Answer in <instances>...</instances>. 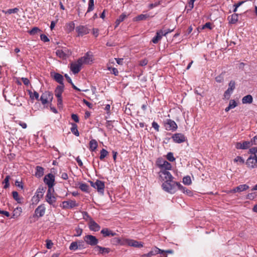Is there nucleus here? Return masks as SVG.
Listing matches in <instances>:
<instances>
[{
    "label": "nucleus",
    "instance_id": "9b49d317",
    "mask_svg": "<svg viewBox=\"0 0 257 257\" xmlns=\"http://www.w3.org/2000/svg\"><path fill=\"white\" fill-rule=\"evenodd\" d=\"M247 167L250 169L257 168V156H250L246 162Z\"/></svg>",
    "mask_w": 257,
    "mask_h": 257
},
{
    "label": "nucleus",
    "instance_id": "de8ad7c7",
    "mask_svg": "<svg viewBox=\"0 0 257 257\" xmlns=\"http://www.w3.org/2000/svg\"><path fill=\"white\" fill-rule=\"evenodd\" d=\"M183 183L185 185H190L192 183L190 177L189 176L184 177L183 178Z\"/></svg>",
    "mask_w": 257,
    "mask_h": 257
},
{
    "label": "nucleus",
    "instance_id": "3c124183",
    "mask_svg": "<svg viewBox=\"0 0 257 257\" xmlns=\"http://www.w3.org/2000/svg\"><path fill=\"white\" fill-rule=\"evenodd\" d=\"M76 241L77 243L78 249H84L85 248V244L84 243V242H85L84 241H83L82 240H79Z\"/></svg>",
    "mask_w": 257,
    "mask_h": 257
},
{
    "label": "nucleus",
    "instance_id": "864d4df0",
    "mask_svg": "<svg viewBox=\"0 0 257 257\" xmlns=\"http://www.w3.org/2000/svg\"><path fill=\"white\" fill-rule=\"evenodd\" d=\"M167 159L170 162H174L175 161V158L173 156V154L171 152H169L167 155Z\"/></svg>",
    "mask_w": 257,
    "mask_h": 257
},
{
    "label": "nucleus",
    "instance_id": "603ef678",
    "mask_svg": "<svg viewBox=\"0 0 257 257\" xmlns=\"http://www.w3.org/2000/svg\"><path fill=\"white\" fill-rule=\"evenodd\" d=\"M41 30L37 27H34L32 29H31L29 32V34L31 35H34L36 34L38 32H40Z\"/></svg>",
    "mask_w": 257,
    "mask_h": 257
},
{
    "label": "nucleus",
    "instance_id": "72a5a7b5",
    "mask_svg": "<svg viewBox=\"0 0 257 257\" xmlns=\"http://www.w3.org/2000/svg\"><path fill=\"white\" fill-rule=\"evenodd\" d=\"M238 15L237 14H233L228 17V20L229 23L235 24L238 21Z\"/></svg>",
    "mask_w": 257,
    "mask_h": 257
},
{
    "label": "nucleus",
    "instance_id": "f704fd0d",
    "mask_svg": "<svg viewBox=\"0 0 257 257\" xmlns=\"http://www.w3.org/2000/svg\"><path fill=\"white\" fill-rule=\"evenodd\" d=\"M253 101V98L250 94L244 96L242 99V103L243 104L251 103Z\"/></svg>",
    "mask_w": 257,
    "mask_h": 257
},
{
    "label": "nucleus",
    "instance_id": "ddd939ff",
    "mask_svg": "<svg viewBox=\"0 0 257 257\" xmlns=\"http://www.w3.org/2000/svg\"><path fill=\"white\" fill-rule=\"evenodd\" d=\"M78 206V203L75 200H69L64 201L62 203V208L64 209H72Z\"/></svg>",
    "mask_w": 257,
    "mask_h": 257
},
{
    "label": "nucleus",
    "instance_id": "a18cd8bd",
    "mask_svg": "<svg viewBox=\"0 0 257 257\" xmlns=\"http://www.w3.org/2000/svg\"><path fill=\"white\" fill-rule=\"evenodd\" d=\"M108 152L104 149H102L100 151L99 159L101 160H103L108 155Z\"/></svg>",
    "mask_w": 257,
    "mask_h": 257
},
{
    "label": "nucleus",
    "instance_id": "774afa93",
    "mask_svg": "<svg viewBox=\"0 0 257 257\" xmlns=\"http://www.w3.org/2000/svg\"><path fill=\"white\" fill-rule=\"evenodd\" d=\"M53 245V243L51 240H46V247L48 249H50L52 248Z\"/></svg>",
    "mask_w": 257,
    "mask_h": 257
},
{
    "label": "nucleus",
    "instance_id": "e433bc0d",
    "mask_svg": "<svg viewBox=\"0 0 257 257\" xmlns=\"http://www.w3.org/2000/svg\"><path fill=\"white\" fill-rule=\"evenodd\" d=\"M237 106V103L233 99H231L229 101L228 106L225 108V111L228 112L230 109L235 108Z\"/></svg>",
    "mask_w": 257,
    "mask_h": 257
},
{
    "label": "nucleus",
    "instance_id": "2f4dec72",
    "mask_svg": "<svg viewBox=\"0 0 257 257\" xmlns=\"http://www.w3.org/2000/svg\"><path fill=\"white\" fill-rule=\"evenodd\" d=\"M44 169L40 166H37L36 168L35 176L37 178H41L44 175Z\"/></svg>",
    "mask_w": 257,
    "mask_h": 257
},
{
    "label": "nucleus",
    "instance_id": "052dcab7",
    "mask_svg": "<svg viewBox=\"0 0 257 257\" xmlns=\"http://www.w3.org/2000/svg\"><path fill=\"white\" fill-rule=\"evenodd\" d=\"M249 152L253 156H257V147H253L249 149Z\"/></svg>",
    "mask_w": 257,
    "mask_h": 257
},
{
    "label": "nucleus",
    "instance_id": "f257e3e1",
    "mask_svg": "<svg viewBox=\"0 0 257 257\" xmlns=\"http://www.w3.org/2000/svg\"><path fill=\"white\" fill-rule=\"evenodd\" d=\"M178 182L174 181L173 180L169 181H165L162 183L163 189L169 193L174 194L176 191V188Z\"/></svg>",
    "mask_w": 257,
    "mask_h": 257
},
{
    "label": "nucleus",
    "instance_id": "c03bdc74",
    "mask_svg": "<svg viewBox=\"0 0 257 257\" xmlns=\"http://www.w3.org/2000/svg\"><path fill=\"white\" fill-rule=\"evenodd\" d=\"M94 8V0H89L88 1V7L87 11V13H89L92 11Z\"/></svg>",
    "mask_w": 257,
    "mask_h": 257
},
{
    "label": "nucleus",
    "instance_id": "39448f33",
    "mask_svg": "<svg viewBox=\"0 0 257 257\" xmlns=\"http://www.w3.org/2000/svg\"><path fill=\"white\" fill-rule=\"evenodd\" d=\"M54 189H48L46 195V201L51 205L55 207V203L56 202V198L54 196Z\"/></svg>",
    "mask_w": 257,
    "mask_h": 257
},
{
    "label": "nucleus",
    "instance_id": "c85d7f7f",
    "mask_svg": "<svg viewBox=\"0 0 257 257\" xmlns=\"http://www.w3.org/2000/svg\"><path fill=\"white\" fill-rule=\"evenodd\" d=\"M151 16L149 14H141L133 19L134 21H144L150 18Z\"/></svg>",
    "mask_w": 257,
    "mask_h": 257
},
{
    "label": "nucleus",
    "instance_id": "c9c22d12",
    "mask_svg": "<svg viewBox=\"0 0 257 257\" xmlns=\"http://www.w3.org/2000/svg\"><path fill=\"white\" fill-rule=\"evenodd\" d=\"M18 97L15 95H13V97L11 99L8 100V101L12 105H17V106H21L22 105V103H20L17 101Z\"/></svg>",
    "mask_w": 257,
    "mask_h": 257
},
{
    "label": "nucleus",
    "instance_id": "393cba45",
    "mask_svg": "<svg viewBox=\"0 0 257 257\" xmlns=\"http://www.w3.org/2000/svg\"><path fill=\"white\" fill-rule=\"evenodd\" d=\"M94 250L96 251H98V253L102 254L108 253L110 251V249L109 248L102 247L97 245L95 246Z\"/></svg>",
    "mask_w": 257,
    "mask_h": 257
},
{
    "label": "nucleus",
    "instance_id": "4be33fe9",
    "mask_svg": "<svg viewBox=\"0 0 257 257\" xmlns=\"http://www.w3.org/2000/svg\"><path fill=\"white\" fill-rule=\"evenodd\" d=\"M164 250H162L157 247H155L153 249L149 251L148 253L145 254L143 255V257H150L157 254H161L164 252Z\"/></svg>",
    "mask_w": 257,
    "mask_h": 257
},
{
    "label": "nucleus",
    "instance_id": "dca6fc26",
    "mask_svg": "<svg viewBox=\"0 0 257 257\" xmlns=\"http://www.w3.org/2000/svg\"><path fill=\"white\" fill-rule=\"evenodd\" d=\"M172 138L174 142L178 144L185 142L186 140V138L181 133L175 134Z\"/></svg>",
    "mask_w": 257,
    "mask_h": 257
},
{
    "label": "nucleus",
    "instance_id": "58836bf2",
    "mask_svg": "<svg viewBox=\"0 0 257 257\" xmlns=\"http://www.w3.org/2000/svg\"><path fill=\"white\" fill-rule=\"evenodd\" d=\"M79 187L81 191L85 192H89V187L87 184L83 183H80L79 184Z\"/></svg>",
    "mask_w": 257,
    "mask_h": 257
},
{
    "label": "nucleus",
    "instance_id": "f03ea898",
    "mask_svg": "<svg viewBox=\"0 0 257 257\" xmlns=\"http://www.w3.org/2000/svg\"><path fill=\"white\" fill-rule=\"evenodd\" d=\"M64 85H58L55 90V95L57 98V105L59 108L63 106L62 94L64 91Z\"/></svg>",
    "mask_w": 257,
    "mask_h": 257
},
{
    "label": "nucleus",
    "instance_id": "7ed1b4c3",
    "mask_svg": "<svg viewBox=\"0 0 257 257\" xmlns=\"http://www.w3.org/2000/svg\"><path fill=\"white\" fill-rule=\"evenodd\" d=\"M156 165L161 169L160 170H171L172 165L162 158H158L156 161Z\"/></svg>",
    "mask_w": 257,
    "mask_h": 257
},
{
    "label": "nucleus",
    "instance_id": "a19ab883",
    "mask_svg": "<svg viewBox=\"0 0 257 257\" xmlns=\"http://www.w3.org/2000/svg\"><path fill=\"white\" fill-rule=\"evenodd\" d=\"M72 127L71 128V131L72 133L75 135L76 136L78 137L79 135V132L77 130V125L76 124L74 123H72Z\"/></svg>",
    "mask_w": 257,
    "mask_h": 257
},
{
    "label": "nucleus",
    "instance_id": "79ce46f5",
    "mask_svg": "<svg viewBox=\"0 0 257 257\" xmlns=\"http://www.w3.org/2000/svg\"><path fill=\"white\" fill-rule=\"evenodd\" d=\"M19 10L18 8H15L12 9H9L7 11L2 10V12L5 14H12L18 13Z\"/></svg>",
    "mask_w": 257,
    "mask_h": 257
},
{
    "label": "nucleus",
    "instance_id": "423d86ee",
    "mask_svg": "<svg viewBox=\"0 0 257 257\" xmlns=\"http://www.w3.org/2000/svg\"><path fill=\"white\" fill-rule=\"evenodd\" d=\"M169 171V170H160L159 172L160 179L161 181H164V182L168 181H172L174 179V177Z\"/></svg>",
    "mask_w": 257,
    "mask_h": 257
},
{
    "label": "nucleus",
    "instance_id": "aec40b11",
    "mask_svg": "<svg viewBox=\"0 0 257 257\" xmlns=\"http://www.w3.org/2000/svg\"><path fill=\"white\" fill-rule=\"evenodd\" d=\"M101 234H102V236L104 237H110V236H114L117 234L116 232L111 230L108 228H103L101 231Z\"/></svg>",
    "mask_w": 257,
    "mask_h": 257
},
{
    "label": "nucleus",
    "instance_id": "c756f323",
    "mask_svg": "<svg viewBox=\"0 0 257 257\" xmlns=\"http://www.w3.org/2000/svg\"><path fill=\"white\" fill-rule=\"evenodd\" d=\"M66 50L58 49L56 51V55L60 58L64 59L66 58L67 54H66Z\"/></svg>",
    "mask_w": 257,
    "mask_h": 257
},
{
    "label": "nucleus",
    "instance_id": "13d9d810",
    "mask_svg": "<svg viewBox=\"0 0 257 257\" xmlns=\"http://www.w3.org/2000/svg\"><path fill=\"white\" fill-rule=\"evenodd\" d=\"M12 194L14 199L18 202H20V198L19 197L18 193L17 191H13Z\"/></svg>",
    "mask_w": 257,
    "mask_h": 257
},
{
    "label": "nucleus",
    "instance_id": "69168bd1",
    "mask_svg": "<svg viewBox=\"0 0 257 257\" xmlns=\"http://www.w3.org/2000/svg\"><path fill=\"white\" fill-rule=\"evenodd\" d=\"M152 126L156 131L159 132V125L156 121L152 122Z\"/></svg>",
    "mask_w": 257,
    "mask_h": 257
},
{
    "label": "nucleus",
    "instance_id": "e2e57ef3",
    "mask_svg": "<svg viewBox=\"0 0 257 257\" xmlns=\"http://www.w3.org/2000/svg\"><path fill=\"white\" fill-rule=\"evenodd\" d=\"M160 4V2H156L154 3L151 4L149 5V8L150 9H152L154 8L157 7Z\"/></svg>",
    "mask_w": 257,
    "mask_h": 257
},
{
    "label": "nucleus",
    "instance_id": "f8f14e48",
    "mask_svg": "<svg viewBox=\"0 0 257 257\" xmlns=\"http://www.w3.org/2000/svg\"><path fill=\"white\" fill-rule=\"evenodd\" d=\"M46 207L44 204H41L38 206L35 210L34 217H41L43 216L45 213Z\"/></svg>",
    "mask_w": 257,
    "mask_h": 257
},
{
    "label": "nucleus",
    "instance_id": "bb28decb",
    "mask_svg": "<svg viewBox=\"0 0 257 257\" xmlns=\"http://www.w3.org/2000/svg\"><path fill=\"white\" fill-rule=\"evenodd\" d=\"M79 60L82 65L83 64H88L92 61L91 57L89 54L88 52L86 53L83 57L79 58Z\"/></svg>",
    "mask_w": 257,
    "mask_h": 257
},
{
    "label": "nucleus",
    "instance_id": "5fc2aeb1",
    "mask_svg": "<svg viewBox=\"0 0 257 257\" xmlns=\"http://www.w3.org/2000/svg\"><path fill=\"white\" fill-rule=\"evenodd\" d=\"M194 7V3L189 1L188 6L186 7L187 13L190 11Z\"/></svg>",
    "mask_w": 257,
    "mask_h": 257
},
{
    "label": "nucleus",
    "instance_id": "20e7f679",
    "mask_svg": "<svg viewBox=\"0 0 257 257\" xmlns=\"http://www.w3.org/2000/svg\"><path fill=\"white\" fill-rule=\"evenodd\" d=\"M44 182L48 186V189H54L55 176L51 173H49L45 176Z\"/></svg>",
    "mask_w": 257,
    "mask_h": 257
},
{
    "label": "nucleus",
    "instance_id": "b1692460",
    "mask_svg": "<svg viewBox=\"0 0 257 257\" xmlns=\"http://www.w3.org/2000/svg\"><path fill=\"white\" fill-rule=\"evenodd\" d=\"M249 188V186L246 184L240 185L236 187L233 188L230 191L231 193L241 192L243 191L246 190Z\"/></svg>",
    "mask_w": 257,
    "mask_h": 257
},
{
    "label": "nucleus",
    "instance_id": "a211bd4d",
    "mask_svg": "<svg viewBox=\"0 0 257 257\" xmlns=\"http://www.w3.org/2000/svg\"><path fill=\"white\" fill-rule=\"evenodd\" d=\"M76 31L78 34V36H82L89 33V30L87 27L81 25L76 27Z\"/></svg>",
    "mask_w": 257,
    "mask_h": 257
},
{
    "label": "nucleus",
    "instance_id": "680f3d73",
    "mask_svg": "<svg viewBox=\"0 0 257 257\" xmlns=\"http://www.w3.org/2000/svg\"><path fill=\"white\" fill-rule=\"evenodd\" d=\"M250 143L251 146L253 145H257V135L251 139Z\"/></svg>",
    "mask_w": 257,
    "mask_h": 257
},
{
    "label": "nucleus",
    "instance_id": "37998d69",
    "mask_svg": "<svg viewBox=\"0 0 257 257\" xmlns=\"http://www.w3.org/2000/svg\"><path fill=\"white\" fill-rule=\"evenodd\" d=\"M29 93L30 95V97L32 99H39V94L37 92L34 91L33 92H32V91H29Z\"/></svg>",
    "mask_w": 257,
    "mask_h": 257
},
{
    "label": "nucleus",
    "instance_id": "4c0bfd02",
    "mask_svg": "<svg viewBox=\"0 0 257 257\" xmlns=\"http://www.w3.org/2000/svg\"><path fill=\"white\" fill-rule=\"evenodd\" d=\"M98 146V144L95 140L92 139L89 142V149L91 151H94L96 150Z\"/></svg>",
    "mask_w": 257,
    "mask_h": 257
},
{
    "label": "nucleus",
    "instance_id": "338daca9",
    "mask_svg": "<svg viewBox=\"0 0 257 257\" xmlns=\"http://www.w3.org/2000/svg\"><path fill=\"white\" fill-rule=\"evenodd\" d=\"M177 186L179 190H181L184 193H185L187 189L183 187L180 183H178V184H177Z\"/></svg>",
    "mask_w": 257,
    "mask_h": 257
},
{
    "label": "nucleus",
    "instance_id": "09e8293b",
    "mask_svg": "<svg viewBox=\"0 0 257 257\" xmlns=\"http://www.w3.org/2000/svg\"><path fill=\"white\" fill-rule=\"evenodd\" d=\"M78 249L77 241H73L69 246V249L71 250H76Z\"/></svg>",
    "mask_w": 257,
    "mask_h": 257
},
{
    "label": "nucleus",
    "instance_id": "473e14b6",
    "mask_svg": "<svg viewBox=\"0 0 257 257\" xmlns=\"http://www.w3.org/2000/svg\"><path fill=\"white\" fill-rule=\"evenodd\" d=\"M54 79L60 85H64L63 80L64 78L63 76L59 74V73H55L54 75Z\"/></svg>",
    "mask_w": 257,
    "mask_h": 257
},
{
    "label": "nucleus",
    "instance_id": "1a4fd4ad",
    "mask_svg": "<svg viewBox=\"0 0 257 257\" xmlns=\"http://www.w3.org/2000/svg\"><path fill=\"white\" fill-rule=\"evenodd\" d=\"M53 99V94L50 91H45L41 96L40 100L43 104H46L51 102Z\"/></svg>",
    "mask_w": 257,
    "mask_h": 257
},
{
    "label": "nucleus",
    "instance_id": "6e6d98bb",
    "mask_svg": "<svg viewBox=\"0 0 257 257\" xmlns=\"http://www.w3.org/2000/svg\"><path fill=\"white\" fill-rule=\"evenodd\" d=\"M10 179V176H7L3 182V183H5L4 188H7L9 186V180Z\"/></svg>",
    "mask_w": 257,
    "mask_h": 257
},
{
    "label": "nucleus",
    "instance_id": "8fccbe9b",
    "mask_svg": "<svg viewBox=\"0 0 257 257\" xmlns=\"http://www.w3.org/2000/svg\"><path fill=\"white\" fill-rule=\"evenodd\" d=\"M22 212L21 208H17L14 210L13 216L15 218L20 216L21 212Z\"/></svg>",
    "mask_w": 257,
    "mask_h": 257
},
{
    "label": "nucleus",
    "instance_id": "4468645a",
    "mask_svg": "<svg viewBox=\"0 0 257 257\" xmlns=\"http://www.w3.org/2000/svg\"><path fill=\"white\" fill-rule=\"evenodd\" d=\"M165 126L167 131H175L177 128L176 123L173 120L167 119L165 122Z\"/></svg>",
    "mask_w": 257,
    "mask_h": 257
},
{
    "label": "nucleus",
    "instance_id": "2eb2a0df",
    "mask_svg": "<svg viewBox=\"0 0 257 257\" xmlns=\"http://www.w3.org/2000/svg\"><path fill=\"white\" fill-rule=\"evenodd\" d=\"M82 65L81 62L78 59L70 64V69L74 74H77L80 71Z\"/></svg>",
    "mask_w": 257,
    "mask_h": 257
},
{
    "label": "nucleus",
    "instance_id": "5701e85b",
    "mask_svg": "<svg viewBox=\"0 0 257 257\" xmlns=\"http://www.w3.org/2000/svg\"><path fill=\"white\" fill-rule=\"evenodd\" d=\"M89 229L93 231H98L100 230V226L95 221L90 219L88 223Z\"/></svg>",
    "mask_w": 257,
    "mask_h": 257
},
{
    "label": "nucleus",
    "instance_id": "9d476101",
    "mask_svg": "<svg viewBox=\"0 0 257 257\" xmlns=\"http://www.w3.org/2000/svg\"><path fill=\"white\" fill-rule=\"evenodd\" d=\"M90 184L92 187L97 189L99 193L103 194L105 185L103 181L97 180L95 183L90 182Z\"/></svg>",
    "mask_w": 257,
    "mask_h": 257
},
{
    "label": "nucleus",
    "instance_id": "bf43d9fd",
    "mask_svg": "<svg viewBox=\"0 0 257 257\" xmlns=\"http://www.w3.org/2000/svg\"><path fill=\"white\" fill-rule=\"evenodd\" d=\"M40 39L44 42H49V41H50L48 37L45 34H41L40 35Z\"/></svg>",
    "mask_w": 257,
    "mask_h": 257
},
{
    "label": "nucleus",
    "instance_id": "6e6552de",
    "mask_svg": "<svg viewBox=\"0 0 257 257\" xmlns=\"http://www.w3.org/2000/svg\"><path fill=\"white\" fill-rule=\"evenodd\" d=\"M83 239L86 243L91 246H96L98 243V239L95 236L90 234L84 236Z\"/></svg>",
    "mask_w": 257,
    "mask_h": 257
},
{
    "label": "nucleus",
    "instance_id": "6ab92c4d",
    "mask_svg": "<svg viewBox=\"0 0 257 257\" xmlns=\"http://www.w3.org/2000/svg\"><path fill=\"white\" fill-rule=\"evenodd\" d=\"M235 87V82L233 80H231L228 84V88L224 92V96H229L232 93Z\"/></svg>",
    "mask_w": 257,
    "mask_h": 257
},
{
    "label": "nucleus",
    "instance_id": "49530a36",
    "mask_svg": "<svg viewBox=\"0 0 257 257\" xmlns=\"http://www.w3.org/2000/svg\"><path fill=\"white\" fill-rule=\"evenodd\" d=\"M234 163H236L237 164H243L244 163V160L242 157L237 156L233 160Z\"/></svg>",
    "mask_w": 257,
    "mask_h": 257
},
{
    "label": "nucleus",
    "instance_id": "ea45409f",
    "mask_svg": "<svg viewBox=\"0 0 257 257\" xmlns=\"http://www.w3.org/2000/svg\"><path fill=\"white\" fill-rule=\"evenodd\" d=\"M75 28V24L71 22L66 25V30L68 32H72Z\"/></svg>",
    "mask_w": 257,
    "mask_h": 257
},
{
    "label": "nucleus",
    "instance_id": "0e129e2a",
    "mask_svg": "<svg viewBox=\"0 0 257 257\" xmlns=\"http://www.w3.org/2000/svg\"><path fill=\"white\" fill-rule=\"evenodd\" d=\"M255 196L256 195L255 194V193H250L247 195L246 198L250 200H253Z\"/></svg>",
    "mask_w": 257,
    "mask_h": 257
},
{
    "label": "nucleus",
    "instance_id": "412c9836",
    "mask_svg": "<svg viewBox=\"0 0 257 257\" xmlns=\"http://www.w3.org/2000/svg\"><path fill=\"white\" fill-rule=\"evenodd\" d=\"M125 238L114 237L110 239L111 243L113 245L124 246Z\"/></svg>",
    "mask_w": 257,
    "mask_h": 257
},
{
    "label": "nucleus",
    "instance_id": "7c9ffc66",
    "mask_svg": "<svg viewBox=\"0 0 257 257\" xmlns=\"http://www.w3.org/2000/svg\"><path fill=\"white\" fill-rule=\"evenodd\" d=\"M127 15H126L125 13H122L121 15H120L119 16V17H118V18H117L115 22V28H116V27H117L118 26V25H119V24L123 22L124 21V20L127 18Z\"/></svg>",
    "mask_w": 257,
    "mask_h": 257
},
{
    "label": "nucleus",
    "instance_id": "0eeeda50",
    "mask_svg": "<svg viewBox=\"0 0 257 257\" xmlns=\"http://www.w3.org/2000/svg\"><path fill=\"white\" fill-rule=\"evenodd\" d=\"M125 245L137 248H141L144 246V243L133 239L125 238L124 246Z\"/></svg>",
    "mask_w": 257,
    "mask_h": 257
},
{
    "label": "nucleus",
    "instance_id": "f3484780",
    "mask_svg": "<svg viewBox=\"0 0 257 257\" xmlns=\"http://www.w3.org/2000/svg\"><path fill=\"white\" fill-rule=\"evenodd\" d=\"M251 146L250 141H243L242 142H237L235 147L237 149L246 150Z\"/></svg>",
    "mask_w": 257,
    "mask_h": 257
},
{
    "label": "nucleus",
    "instance_id": "a878e982",
    "mask_svg": "<svg viewBox=\"0 0 257 257\" xmlns=\"http://www.w3.org/2000/svg\"><path fill=\"white\" fill-rule=\"evenodd\" d=\"M44 193V190L43 187H39L37 190L35 195L33 196V198H37L36 201L39 202L40 199L43 197Z\"/></svg>",
    "mask_w": 257,
    "mask_h": 257
},
{
    "label": "nucleus",
    "instance_id": "cd10ccee",
    "mask_svg": "<svg viewBox=\"0 0 257 257\" xmlns=\"http://www.w3.org/2000/svg\"><path fill=\"white\" fill-rule=\"evenodd\" d=\"M163 36H164L163 30L158 31L156 35L152 39V42L154 44H157L162 39Z\"/></svg>",
    "mask_w": 257,
    "mask_h": 257
},
{
    "label": "nucleus",
    "instance_id": "4d7b16f0",
    "mask_svg": "<svg viewBox=\"0 0 257 257\" xmlns=\"http://www.w3.org/2000/svg\"><path fill=\"white\" fill-rule=\"evenodd\" d=\"M75 230L76 232V233L74 234L75 236H80L82 233L83 230L80 227H76Z\"/></svg>",
    "mask_w": 257,
    "mask_h": 257
}]
</instances>
